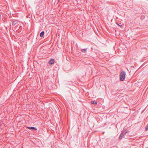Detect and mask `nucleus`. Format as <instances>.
Listing matches in <instances>:
<instances>
[{
	"label": "nucleus",
	"mask_w": 148,
	"mask_h": 148,
	"mask_svg": "<svg viewBox=\"0 0 148 148\" xmlns=\"http://www.w3.org/2000/svg\"><path fill=\"white\" fill-rule=\"evenodd\" d=\"M60 1V0H58V2H59Z\"/></svg>",
	"instance_id": "11"
},
{
	"label": "nucleus",
	"mask_w": 148,
	"mask_h": 148,
	"mask_svg": "<svg viewBox=\"0 0 148 148\" xmlns=\"http://www.w3.org/2000/svg\"><path fill=\"white\" fill-rule=\"evenodd\" d=\"M44 33L45 32L44 31L42 32L40 34V37H42L44 35Z\"/></svg>",
	"instance_id": "7"
},
{
	"label": "nucleus",
	"mask_w": 148,
	"mask_h": 148,
	"mask_svg": "<svg viewBox=\"0 0 148 148\" xmlns=\"http://www.w3.org/2000/svg\"><path fill=\"white\" fill-rule=\"evenodd\" d=\"M91 103L94 104H97V102L96 101L94 100L91 101Z\"/></svg>",
	"instance_id": "6"
},
{
	"label": "nucleus",
	"mask_w": 148,
	"mask_h": 148,
	"mask_svg": "<svg viewBox=\"0 0 148 148\" xmlns=\"http://www.w3.org/2000/svg\"><path fill=\"white\" fill-rule=\"evenodd\" d=\"M54 62V60L53 59H51L49 62V64H52Z\"/></svg>",
	"instance_id": "2"
},
{
	"label": "nucleus",
	"mask_w": 148,
	"mask_h": 148,
	"mask_svg": "<svg viewBox=\"0 0 148 148\" xmlns=\"http://www.w3.org/2000/svg\"><path fill=\"white\" fill-rule=\"evenodd\" d=\"M123 136H124L123 135H122V134H121L120 135V136L119 137V139L120 140H121L122 139Z\"/></svg>",
	"instance_id": "9"
},
{
	"label": "nucleus",
	"mask_w": 148,
	"mask_h": 148,
	"mask_svg": "<svg viewBox=\"0 0 148 148\" xmlns=\"http://www.w3.org/2000/svg\"><path fill=\"white\" fill-rule=\"evenodd\" d=\"M127 133V132L126 130H124L121 134H122L123 135V136Z\"/></svg>",
	"instance_id": "5"
},
{
	"label": "nucleus",
	"mask_w": 148,
	"mask_h": 148,
	"mask_svg": "<svg viewBox=\"0 0 148 148\" xmlns=\"http://www.w3.org/2000/svg\"><path fill=\"white\" fill-rule=\"evenodd\" d=\"M125 77V73L124 71L121 72L120 75V78L121 81H124Z\"/></svg>",
	"instance_id": "1"
},
{
	"label": "nucleus",
	"mask_w": 148,
	"mask_h": 148,
	"mask_svg": "<svg viewBox=\"0 0 148 148\" xmlns=\"http://www.w3.org/2000/svg\"><path fill=\"white\" fill-rule=\"evenodd\" d=\"M11 22H12V24L14 25H15L16 24L18 23L17 21L16 20H12L11 21Z\"/></svg>",
	"instance_id": "3"
},
{
	"label": "nucleus",
	"mask_w": 148,
	"mask_h": 148,
	"mask_svg": "<svg viewBox=\"0 0 148 148\" xmlns=\"http://www.w3.org/2000/svg\"><path fill=\"white\" fill-rule=\"evenodd\" d=\"M81 51L82 52H84V53H85L86 51V49H82L81 50Z\"/></svg>",
	"instance_id": "8"
},
{
	"label": "nucleus",
	"mask_w": 148,
	"mask_h": 148,
	"mask_svg": "<svg viewBox=\"0 0 148 148\" xmlns=\"http://www.w3.org/2000/svg\"><path fill=\"white\" fill-rule=\"evenodd\" d=\"M144 18H145V16H142L140 17L141 19H143Z\"/></svg>",
	"instance_id": "10"
},
{
	"label": "nucleus",
	"mask_w": 148,
	"mask_h": 148,
	"mask_svg": "<svg viewBox=\"0 0 148 148\" xmlns=\"http://www.w3.org/2000/svg\"><path fill=\"white\" fill-rule=\"evenodd\" d=\"M27 128L29 129H32V130H37V129L35 127H26Z\"/></svg>",
	"instance_id": "4"
}]
</instances>
